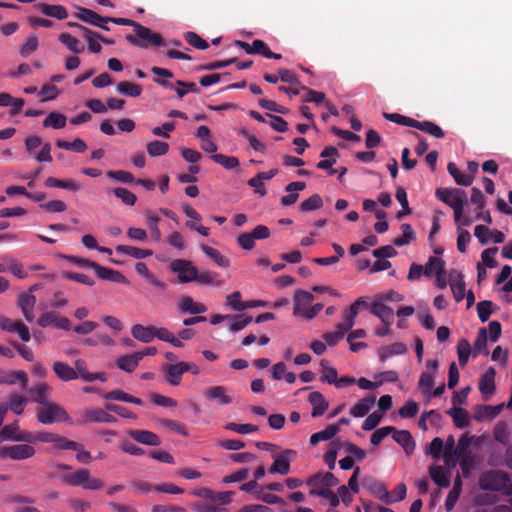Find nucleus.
Wrapping results in <instances>:
<instances>
[{
    "instance_id": "obj_28",
    "label": "nucleus",
    "mask_w": 512,
    "mask_h": 512,
    "mask_svg": "<svg viewBox=\"0 0 512 512\" xmlns=\"http://www.w3.org/2000/svg\"><path fill=\"white\" fill-rule=\"evenodd\" d=\"M52 369L56 376L62 381L67 382L78 378L76 370L62 361H55Z\"/></svg>"
},
{
    "instance_id": "obj_18",
    "label": "nucleus",
    "mask_w": 512,
    "mask_h": 512,
    "mask_svg": "<svg viewBox=\"0 0 512 512\" xmlns=\"http://www.w3.org/2000/svg\"><path fill=\"white\" fill-rule=\"evenodd\" d=\"M371 313L378 317L383 325L391 326L394 321V311L388 307L382 300H375L371 305Z\"/></svg>"
},
{
    "instance_id": "obj_27",
    "label": "nucleus",
    "mask_w": 512,
    "mask_h": 512,
    "mask_svg": "<svg viewBox=\"0 0 512 512\" xmlns=\"http://www.w3.org/2000/svg\"><path fill=\"white\" fill-rule=\"evenodd\" d=\"M184 373L183 361L168 365L164 371L165 379L171 386H179Z\"/></svg>"
},
{
    "instance_id": "obj_43",
    "label": "nucleus",
    "mask_w": 512,
    "mask_h": 512,
    "mask_svg": "<svg viewBox=\"0 0 512 512\" xmlns=\"http://www.w3.org/2000/svg\"><path fill=\"white\" fill-rule=\"evenodd\" d=\"M67 118L64 114L59 112H50L43 120L42 125L44 128L51 127L53 129H62L66 126Z\"/></svg>"
},
{
    "instance_id": "obj_7",
    "label": "nucleus",
    "mask_w": 512,
    "mask_h": 512,
    "mask_svg": "<svg viewBox=\"0 0 512 512\" xmlns=\"http://www.w3.org/2000/svg\"><path fill=\"white\" fill-rule=\"evenodd\" d=\"M34 454V447L28 444L0 447V459L24 460L31 458Z\"/></svg>"
},
{
    "instance_id": "obj_47",
    "label": "nucleus",
    "mask_w": 512,
    "mask_h": 512,
    "mask_svg": "<svg viewBox=\"0 0 512 512\" xmlns=\"http://www.w3.org/2000/svg\"><path fill=\"white\" fill-rule=\"evenodd\" d=\"M139 356L136 353L122 356L117 359V366L128 373L133 372L139 364Z\"/></svg>"
},
{
    "instance_id": "obj_26",
    "label": "nucleus",
    "mask_w": 512,
    "mask_h": 512,
    "mask_svg": "<svg viewBox=\"0 0 512 512\" xmlns=\"http://www.w3.org/2000/svg\"><path fill=\"white\" fill-rule=\"evenodd\" d=\"M129 435L133 440L141 444L149 446H159L161 444L159 436L148 430H131Z\"/></svg>"
},
{
    "instance_id": "obj_46",
    "label": "nucleus",
    "mask_w": 512,
    "mask_h": 512,
    "mask_svg": "<svg viewBox=\"0 0 512 512\" xmlns=\"http://www.w3.org/2000/svg\"><path fill=\"white\" fill-rule=\"evenodd\" d=\"M202 251L213 260L218 266L227 268L230 265V260L222 255L220 251L207 245H202Z\"/></svg>"
},
{
    "instance_id": "obj_42",
    "label": "nucleus",
    "mask_w": 512,
    "mask_h": 512,
    "mask_svg": "<svg viewBox=\"0 0 512 512\" xmlns=\"http://www.w3.org/2000/svg\"><path fill=\"white\" fill-rule=\"evenodd\" d=\"M116 251L121 254L129 255L135 259H143L153 254L152 250L141 249L129 245H118Z\"/></svg>"
},
{
    "instance_id": "obj_63",
    "label": "nucleus",
    "mask_w": 512,
    "mask_h": 512,
    "mask_svg": "<svg viewBox=\"0 0 512 512\" xmlns=\"http://www.w3.org/2000/svg\"><path fill=\"white\" fill-rule=\"evenodd\" d=\"M211 159L215 163L223 166L226 169H234L239 166V160L234 156H226L224 154H213L211 156Z\"/></svg>"
},
{
    "instance_id": "obj_59",
    "label": "nucleus",
    "mask_w": 512,
    "mask_h": 512,
    "mask_svg": "<svg viewBox=\"0 0 512 512\" xmlns=\"http://www.w3.org/2000/svg\"><path fill=\"white\" fill-rule=\"evenodd\" d=\"M383 117L393 123H396V124H399L402 126L412 127V128H415L416 123H417V120L407 117V116H404V115H401V114H398V113H386L385 112V113H383Z\"/></svg>"
},
{
    "instance_id": "obj_54",
    "label": "nucleus",
    "mask_w": 512,
    "mask_h": 512,
    "mask_svg": "<svg viewBox=\"0 0 512 512\" xmlns=\"http://www.w3.org/2000/svg\"><path fill=\"white\" fill-rule=\"evenodd\" d=\"M462 489V481L459 476L456 477L452 490L449 492L446 500L445 507L447 510H452L459 498Z\"/></svg>"
},
{
    "instance_id": "obj_38",
    "label": "nucleus",
    "mask_w": 512,
    "mask_h": 512,
    "mask_svg": "<svg viewBox=\"0 0 512 512\" xmlns=\"http://www.w3.org/2000/svg\"><path fill=\"white\" fill-rule=\"evenodd\" d=\"M375 397H365L360 399L350 410L353 417H363L375 405Z\"/></svg>"
},
{
    "instance_id": "obj_32",
    "label": "nucleus",
    "mask_w": 512,
    "mask_h": 512,
    "mask_svg": "<svg viewBox=\"0 0 512 512\" xmlns=\"http://www.w3.org/2000/svg\"><path fill=\"white\" fill-rule=\"evenodd\" d=\"M154 332L155 326H143L141 324H135L131 328L132 336L143 343L151 342L155 338Z\"/></svg>"
},
{
    "instance_id": "obj_19",
    "label": "nucleus",
    "mask_w": 512,
    "mask_h": 512,
    "mask_svg": "<svg viewBox=\"0 0 512 512\" xmlns=\"http://www.w3.org/2000/svg\"><path fill=\"white\" fill-rule=\"evenodd\" d=\"M36 297L30 293H22L18 297V306L27 322H32L35 318L34 307Z\"/></svg>"
},
{
    "instance_id": "obj_1",
    "label": "nucleus",
    "mask_w": 512,
    "mask_h": 512,
    "mask_svg": "<svg viewBox=\"0 0 512 512\" xmlns=\"http://www.w3.org/2000/svg\"><path fill=\"white\" fill-rule=\"evenodd\" d=\"M55 471L51 477L59 479L63 484L70 487H82L84 490L96 491L104 487L102 479L92 475L87 468H74L65 463H53Z\"/></svg>"
},
{
    "instance_id": "obj_39",
    "label": "nucleus",
    "mask_w": 512,
    "mask_h": 512,
    "mask_svg": "<svg viewBox=\"0 0 512 512\" xmlns=\"http://www.w3.org/2000/svg\"><path fill=\"white\" fill-rule=\"evenodd\" d=\"M339 432L338 425L330 424L324 430L316 432L310 437V444L317 445L321 441L332 439Z\"/></svg>"
},
{
    "instance_id": "obj_10",
    "label": "nucleus",
    "mask_w": 512,
    "mask_h": 512,
    "mask_svg": "<svg viewBox=\"0 0 512 512\" xmlns=\"http://www.w3.org/2000/svg\"><path fill=\"white\" fill-rule=\"evenodd\" d=\"M30 439L29 431H20L19 421L5 425L0 430V443L4 441L27 442Z\"/></svg>"
},
{
    "instance_id": "obj_58",
    "label": "nucleus",
    "mask_w": 512,
    "mask_h": 512,
    "mask_svg": "<svg viewBox=\"0 0 512 512\" xmlns=\"http://www.w3.org/2000/svg\"><path fill=\"white\" fill-rule=\"evenodd\" d=\"M487 331L485 328H481L478 332L477 338L474 342L473 353L477 356L481 353L488 354L487 350Z\"/></svg>"
},
{
    "instance_id": "obj_51",
    "label": "nucleus",
    "mask_w": 512,
    "mask_h": 512,
    "mask_svg": "<svg viewBox=\"0 0 512 512\" xmlns=\"http://www.w3.org/2000/svg\"><path fill=\"white\" fill-rule=\"evenodd\" d=\"M146 149L150 157H159L168 153L169 144L163 141L154 140L147 144Z\"/></svg>"
},
{
    "instance_id": "obj_45",
    "label": "nucleus",
    "mask_w": 512,
    "mask_h": 512,
    "mask_svg": "<svg viewBox=\"0 0 512 512\" xmlns=\"http://www.w3.org/2000/svg\"><path fill=\"white\" fill-rule=\"evenodd\" d=\"M320 367H321V373H322L320 380L322 382H326V383L335 385V383L338 379L337 370L334 367L330 366L329 361H327L326 359H322L320 361Z\"/></svg>"
},
{
    "instance_id": "obj_30",
    "label": "nucleus",
    "mask_w": 512,
    "mask_h": 512,
    "mask_svg": "<svg viewBox=\"0 0 512 512\" xmlns=\"http://www.w3.org/2000/svg\"><path fill=\"white\" fill-rule=\"evenodd\" d=\"M95 273L102 280H108L111 282L123 284L128 283V280L121 272L111 268L100 266L99 264L96 267Z\"/></svg>"
},
{
    "instance_id": "obj_22",
    "label": "nucleus",
    "mask_w": 512,
    "mask_h": 512,
    "mask_svg": "<svg viewBox=\"0 0 512 512\" xmlns=\"http://www.w3.org/2000/svg\"><path fill=\"white\" fill-rule=\"evenodd\" d=\"M178 307L182 313L194 315L202 314L207 311V307L203 303L194 301L190 296H182L179 300Z\"/></svg>"
},
{
    "instance_id": "obj_8",
    "label": "nucleus",
    "mask_w": 512,
    "mask_h": 512,
    "mask_svg": "<svg viewBox=\"0 0 512 512\" xmlns=\"http://www.w3.org/2000/svg\"><path fill=\"white\" fill-rule=\"evenodd\" d=\"M270 236L267 226H256L250 233L240 234L237 238L239 246L245 250L254 248L255 240L266 239Z\"/></svg>"
},
{
    "instance_id": "obj_33",
    "label": "nucleus",
    "mask_w": 512,
    "mask_h": 512,
    "mask_svg": "<svg viewBox=\"0 0 512 512\" xmlns=\"http://www.w3.org/2000/svg\"><path fill=\"white\" fill-rule=\"evenodd\" d=\"M393 439L403 447L406 454H411L415 449V442L411 433L407 430L394 431Z\"/></svg>"
},
{
    "instance_id": "obj_56",
    "label": "nucleus",
    "mask_w": 512,
    "mask_h": 512,
    "mask_svg": "<svg viewBox=\"0 0 512 512\" xmlns=\"http://www.w3.org/2000/svg\"><path fill=\"white\" fill-rule=\"evenodd\" d=\"M434 376L435 375L433 373L428 371H425L420 375L418 387L421 392L428 397H431V389L434 386Z\"/></svg>"
},
{
    "instance_id": "obj_55",
    "label": "nucleus",
    "mask_w": 512,
    "mask_h": 512,
    "mask_svg": "<svg viewBox=\"0 0 512 512\" xmlns=\"http://www.w3.org/2000/svg\"><path fill=\"white\" fill-rule=\"evenodd\" d=\"M430 476L432 480L439 486V487H448L450 485V481L448 477L446 476V473L444 469L441 466H432L429 469Z\"/></svg>"
},
{
    "instance_id": "obj_14",
    "label": "nucleus",
    "mask_w": 512,
    "mask_h": 512,
    "mask_svg": "<svg viewBox=\"0 0 512 512\" xmlns=\"http://www.w3.org/2000/svg\"><path fill=\"white\" fill-rule=\"evenodd\" d=\"M204 397L211 402H215L219 405H229L233 399L228 393V389L225 386L217 385L208 387L203 391Z\"/></svg>"
},
{
    "instance_id": "obj_57",
    "label": "nucleus",
    "mask_w": 512,
    "mask_h": 512,
    "mask_svg": "<svg viewBox=\"0 0 512 512\" xmlns=\"http://www.w3.org/2000/svg\"><path fill=\"white\" fill-rule=\"evenodd\" d=\"M45 186L47 187H55V188H62L70 191H77L79 190V185L72 181V180H59L54 177H48L45 180Z\"/></svg>"
},
{
    "instance_id": "obj_31",
    "label": "nucleus",
    "mask_w": 512,
    "mask_h": 512,
    "mask_svg": "<svg viewBox=\"0 0 512 512\" xmlns=\"http://www.w3.org/2000/svg\"><path fill=\"white\" fill-rule=\"evenodd\" d=\"M78 374V377L82 378L86 382H93L95 380H100L104 382L106 380V376L104 373H89L87 370V366L84 360L78 359L75 361V368Z\"/></svg>"
},
{
    "instance_id": "obj_62",
    "label": "nucleus",
    "mask_w": 512,
    "mask_h": 512,
    "mask_svg": "<svg viewBox=\"0 0 512 512\" xmlns=\"http://www.w3.org/2000/svg\"><path fill=\"white\" fill-rule=\"evenodd\" d=\"M458 359L461 366H465L471 354V345L467 339H461L457 345Z\"/></svg>"
},
{
    "instance_id": "obj_4",
    "label": "nucleus",
    "mask_w": 512,
    "mask_h": 512,
    "mask_svg": "<svg viewBox=\"0 0 512 512\" xmlns=\"http://www.w3.org/2000/svg\"><path fill=\"white\" fill-rule=\"evenodd\" d=\"M126 40L134 46L147 49L149 46L161 47L165 42L161 34L153 32L150 28L139 25L135 32V36L127 35Z\"/></svg>"
},
{
    "instance_id": "obj_35",
    "label": "nucleus",
    "mask_w": 512,
    "mask_h": 512,
    "mask_svg": "<svg viewBox=\"0 0 512 512\" xmlns=\"http://www.w3.org/2000/svg\"><path fill=\"white\" fill-rule=\"evenodd\" d=\"M38 9L46 16L53 17L58 20L66 19L68 12L62 5H51L46 3L38 4Z\"/></svg>"
},
{
    "instance_id": "obj_2",
    "label": "nucleus",
    "mask_w": 512,
    "mask_h": 512,
    "mask_svg": "<svg viewBox=\"0 0 512 512\" xmlns=\"http://www.w3.org/2000/svg\"><path fill=\"white\" fill-rule=\"evenodd\" d=\"M435 194L440 201L453 209L455 222L458 224L462 221L464 224L466 192L460 188H438Z\"/></svg>"
},
{
    "instance_id": "obj_20",
    "label": "nucleus",
    "mask_w": 512,
    "mask_h": 512,
    "mask_svg": "<svg viewBox=\"0 0 512 512\" xmlns=\"http://www.w3.org/2000/svg\"><path fill=\"white\" fill-rule=\"evenodd\" d=\"M20 382L21 387L25 388L28 383V376L25 371H6L0 368V384L14 385Z\"/></svg>"
},
{
    "instance_id": "obj_36",
    "label": "nucleus",
    "mask_w": 512,
    "mask_h": 512,
    "mask_svg": "<svg viewBox=\"0 0 512 512\" xmlns=\"http://www.w3.org/2000/svg\"><path fill=\"white\" fill-rule=\"evenodd\" d=\"M360 303H364V298L359 297L349 308L344 311L343 324L345 329H351L355 324V318L360 310Z\"/></svg>"
},
{
    "instance_id": "obj_3",
    "label": "nucleus",
    "mask_w": 512,
    "mask_h": 512,
    "mask_svg": "<svg viewBox=\"0 0 512 512\" xmlns=\"http://www.w3.org/2000/svg\"><path fill=\"white\" fill-rule=\"evenodd\" d=\"M476 221H483L491 224L490 212L484 209V196L479 188L473 187L470 201L465 203L464 224H471Z\"/></svg>"
},
{
    "instance_id": "obj_24",
    "label": "nucleus",
    "mask_w": 512,
    "mask_h": 512,
    "mask_svg": "<svg viewBox=\"0 0 512 512\" xmlns=\"http://www.w3.org/2000/svg\"><path fill=\"white\" fill-rule=\"evenodd\" d=\"M479 390L485 399H488L495 392V370L489 368L485 371L479 381Z\"/></svg>"
},
{
    "instance_id": "obj_64",
    "label": "nucleus",
    "mask_w": 512,
    "mask_h": 512,
    "mask_svg": "<svg viewBox=\"0 0 512 512\" xmlns=\"http://www.w3.org/2000/svg\"><path fill=\"white\" fill-rule=\"evenodd\" d=\"M225 304L237 312L245 310V301H242V295L239 291H235L226 297Z\"/></svg>"
},
{
    "instance_id": "obj_53",
    "label": "nucleus",
    "mask_w": 512,
    "mask_h": 512,
    "mask_svg": "<svg viewBox=\"0 0 512 512\" xmlns=\"http://www.w3.org/2000/svg\"><path fill=\"white\" fill-rule=\"evenodd\" d=\"M447 413L453 418L456 427L464 428L469 424V417L466 410L459 407H453L449 409Z\"/></svg>"
},
{
    "instance_id": "obj_12",
    "label": "nucleus",
    "mask_w": 512,
    "mask_h": 512,
    "mask_svg": "<svg viewBox=\"0 0 512 512\" xmlns=\"http://www.w3.org/2000/svg\"><path fill=\"white\" fill-rule=\"evenodd\" d=\"M73 16L90 25L102 28L107 31L109 30V27L106 26L107 17H103L91 9L77 7V12H75Z\"/></svg>"
},
{
    "instance_id": "obj_49",
    "label": "nucleus",
    "mask_w": 512,
    "mask_h": 512,
    "mask_svg": "<svg viewBox=\"0 0 512 512\" xmlns=\"http://www.w3.org/2000/svg\"><path fill=\"white\" fill-rule=\"evenodd\" d=\"M59 41L75 54H79L84 50V45L69 33L60 34Z\"/></svg>"
},
{
    "instance_id": "obj_29",
    "label": "nucleus",
    "mask_w": 512,
    "mask_h": 512,
    "mask_svg": "<svg viewBox=\"0 0 512 512\" xmlns=\"http://www.w3.org/2000/svg\"><path fill=\"white\" fill-rule=\"evenodd\" d=\"M305 187H306V184L301 181H295V182L289 183L285 188V191L288 192V194L281 198L282 205L290 206V205L296 203V201L299 198L298 191H302L303 189H305Z\"/></svg>"
},
{
    "instance_id": "obj_5",
    "label": "nucleus",
    "mask_w": 512,
    "mask_h": 512,
    "mask_svg": "<svg viewBox=\"0 0 512 512\" xmlns=\"http://www.w3.org/2000/svg\"><path fill=\"white\" fill-rule=\"evenodd\" d=\"M37 420L42 424H52L54 422H66L69 415L59 404L49 401L36 410Z\"/></svg>"
},
{
    "instance_id": "obj_23",
    "label": "nucleus",
    "mask_w": 512,
    "mask_h": 512,
    "mask_svg": "<svg viewBox=\"0 0 512 512\" xmlns=\"http://www.w3.org/2000/svg\"><path fill=\"white\" fill-rule=\"evenodd\" d=\"M308 401L312 406V417H319L325 413L329 407L328 401L325 399L322 393L318 391L311 392L308 397Z\"/></svg>"
},
{
    "instance_id": "obj_52",
    "label": "nucleus",
    "mask_w": 512,
    "mask_h": 512,
    "mask_svg": "<svg viewBox=\"0 0 512 512\" xmlns=\"http://www.w3.org/2000/svg\"><path fill=\"white\" fill-rule=\"evenodd\" d=\"M117 90L121 94L130 97H138L142 93V87L139 84H135L129 81H121L117 84Z\"/></svg>"
},
{
    "instance_id": "obj_21",
    "label": "nucleus",
    "mask_w": 512,
    "mask_h": 512,
    "mask_svg": "<svg viewBox=\"0 0 512 512\" xmlns=\"http://www.w3.org/2000/svg\"><path fill=\"white\" fill-rule=\"evenodd\" d=\"M29 399L19 395V394H11L7 398V403L0 405V409L5 410V414L8 410L15 413L16 415H21L24 412L25 406L27 405Z\"/></svg>"
},
{
    "instance_id": "obj_13",
    "label": "nucleus",
    "mask_w": 512,
    "mask_h": 512,
    "mask_svg": "<svg viewBox=\"0 0 512 512\" xmlns=\"http://www.w3.org/2000/svg\"><path fill=\"white\" fill-rule=\"evenodd\" d=\"M0 328L7 332L17 333L20 339L25 342L30 340L29 329L20 320L14 321L10 318L0 315Z\"/></svg>"
},
{
    "instance_id": "obj_61",
    "label": "nucleus",
    "mask_w": 512,
    "mask_h": 512,
    "mask_svg": "<svg viewBox=\"0 0 512 512\" xmlns=\"http://www.w3.org/2000/svg\"><path fill=\"white\" fill-rule=\"evenodd\" d=\"M345 324L343 323H339L337 326H336V331L335 332H328L326 334H324V340L326 341V343L330 346H334L336 345L345 335V333L347 331H349L350 329H345Z\"/></svg>"
},
{
    "instance_id": "obj_17",
    "label": "nucleus",
    "mask_w": 512,
    "mask_h": 512,
    "mask_svg": "<svg viewBox=\"0 0 512 512\" xmlns=\"http://www.w3.org/2000/svg\"><path fill=\"white\" fill-rule=\"evenodd\" d=\"M474 235L483 245L490 242L502 243L504 241V234L496 229L490 230L488 226H475Z\"/></svg>"
},
{
    "instance_id": "obj_50",
    "label": "nucleus",
    "mask_w": 512,
    "mask_h": 512,
    "mask_svg": "<svg viewBox=\"0 0 512 512\" xmlns=\"http://www.w3.org/2000/svg\"><path fill=\"white\" fill-rule=\"evenodd\" d=\"M56 146L58 148L74 151L76 153H83L87 150L86 143L80 138H76L72 142H68L65 140H57Z\"/></svg>"
},
{
    "instance_id": "obj_60",
    "label": "nucleus",
    "mask_w": 512,
    "mask_h": 512,
    "mask_svg": "<svg viewBox=\"0 0 512 512\" xmlns=\"http://www.w3.org/2000/svg\"><path fill=\"white\" fill-rule=\"evenodd\" d=\"M84 38L88 42V48L92 53H99L102 49L99 40L101 38V35L90 30V29H84Z\"/></svg>"
},
{
    "instance_id": "obj_6",
    "label": "nucleus",
    "mask_w": 512,
    "mask_h": 512,
    "mask_svg": "<svg viewBox=\"0 0 512 512\" xmlns=\"http://www.w3.org/2000/svg\"><path fill=\"white\" fill-rule=\"evenodd\" d=\"M169 268L172 272L176 273L180 283H188L195 280L198 269L192 262L185 259L173 260Z\"/></svg>"
},
{
    "instance_id": "obj_15",
    "label": "nucleus",
    "mask_w": 512,
    "mask_h": 512,
    "mask_svg": "<svg viewBox=\"0 0 512 512\" xmlns=\"http://www.w3.org/2000/svg\"><path fill=\"white\" fill-rule=\"evenodd\" d=\"M294 456H296V451L291 449H287L274 456V462L271 465L269 472L287 475L290 472L291 457Z\"/></svg>"
},
{
    "instance_id": "obj_16",
    "label": "nucleus",
    "mask_w": 512,
    "mask_h": 512,
    "mask_svg": "<svg viewBox=\"0 0 512 512\" xmlns=\"http://www.w3.org/2000/svg\"><path fill=\"white\" fill-rule=\"evenodd\" d=\"M314 297L312 293L305 290H296L294 295V315L305 318Z\"/></svg>"
},
{
    "instance_id": "obj_37",
    "label": "nucleus",
    "mask_w": 512,
    "mask_h": 512,
    "mask_svg": "<svg viewBox=\"0 0 512 512\" xmlns=\"http://www.w3.org/2000/svg\"><path fill=\"white\" fill-rule=\"evenodd\" d=\"M424 268V275L433 277L444 272L445 261L438 256H431Z\"/></svg>"
},
{
    "instance_id": "obj_41",
    "label": "nucleus",
    "mask_w": 512,
    "mask_h": 512,
    "mask_svg": "<svg viewBox=\"0 0 512 512\" xmlns=\"http://www.w3.org/2000/svg\"><path fill=\"white\" fill-rule=\"evenodd\" d=\"M449 174L454 178L455 182L461 186H470L473 183V176L462 173L455 163L449 162L447 165Z\"/></svg>"
},
{
    "instance_id": "obj_9",
    "label": "nucleus",
    "mask_w": 512,
    "mask_h": 512,
    "mask_svg": "<svg viewBox=\"0 0 512 512\" xmlns=\"http://www.w3.org/2000/svg\"><path fill=\"white\" fill-rule=\"evenodd\" d=\"M37 323L42 328L54 326L55 328L67 331L71 329L70 320L55 311L45 312L40 316Z\"/></svg>"
},
{
    "instance_id": "obj_11",
    "label": "nucleus",
    "mask_w": 512,
    "mask_h": 512,
    "mask_svg": "<svg viewBox=\"0 0 512 512\" xmlns=\"http://www.w3.org/2000/svg\"><path fill=\"white\" fill-rule=\"evenodd\" d=\"M117 419L108 413V410L100 408L86 409L80 418L81 424L90 423H115Z\"/></svg>"
},
{
    "instance_id": "obj_25",
    "label": "nucleus",
    "mask_w": 512,
    "mask_h": 512,
    "mask_svg": "<svg viewBox=\"0 0 512 512\" xmlns=\"http://www.w3.org/2000/svg\"><path fill=\"white\" fill-rule=\"evenodd\" d=\"M51 387L47 383H38L28 390L30 400L41 406L49 402V392Z\"/></svg>"
},
{
    "instance_id": "obj_44",
    "label": "nucleus",
    "mask_w": 512,
    "mask_h": 512,
    "mask_svg": "<svg viewBox=\"0 0 512 512\" xmlns=\"http://www.w3.org/2000/svg\"><path fill=\"white\" fill-rule=\"evenodd\" d=\"M415 129L421 130L438 139L445 136L443 129L431 121H417Z\"/></svg>"
},
{
    "instance_id": "obj_48",
    "label": "nucleus",
    "mask_w": 512,
    "mask_h": 512,
    "mask_svg": "<svg viewBox=\"0 0 512 512\" xmlns=\"http://www.w3.org/2000/svg\"><path fill=\"white\" fill-rule=\"evenodd\" d=\"M154 335L159 340L165 341L173 345L174 347H183V342L177 338L172 332L164 327H155Z\"/></svg>"
},
{
    "instance_id": "obj_34",
    "label": "nucleus",
    "mask_w": 512,
    "mask_h": 512,
    "mask_svg": "<svg viewBox=\"0 0 512 512\" xmlns=\"http://www.w3.org/2000/svg\"><path fill=\"white\" fill-rule=\"evenodd\" d=\"M307 483L315 487H333L338 484V479L331 472L318 473L312 476Z\"/></svg>"
},
{
    "instance_id": "obj_40",
    "label": "nucleus",
    "mask_w": 512,
    "mask_h": 512,
    "mask_svg": "<svg viewBox=\"0 0 512 512\" xmlns=\"http://www.w3.org/2000/svg\"><path fill=\"white\" fill-rule=\"evenodd\" d=\"M407 352V347L400 342L393 343L389 346L383 347L379 351V359L382 362H385L388 358L395 355H402Z\"/></svg>"
}]
</instances>
